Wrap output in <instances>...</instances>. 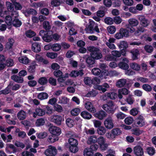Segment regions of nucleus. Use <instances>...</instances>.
Returning a JSON list of instances; mask_svg holds the SVG:
<instances>
[{
  "mask_svg": "<svg viewBox=\"0 0 156 156\" xmlns=\"http://www.w3.org/2000/svg\"><path fill=\"white\" fill-rule=\"evenodd\" d=\"M31 49L33 51L36 53H38L41 51V43L35 42L31 45Z\"/></svg>",
  "mask_w": 156,
  "mask_h": 156,
  "instance_id": "4468645a",
  "label": "nucleus"
},
{
  "mask_svg": "<svg viewBox=\"0 0 156 156\" xmlns=\"http://www.w3.org/2000/svg\"><path fill=\"white\" fill-rule=\"evenodd\" d=\"M13 60L10 58L7 59L6 60L5 63L6 66H7L8 67L12 66L13 65Z\"/></svg>",
  "mask_w": 156,
  "mask_h": 156,
  "instance_id": "774afa93",
  "label": "nucleus"
},
{
  "mask_svg": "<svg viewBox=\"0 0 156 156\" xmlns=\"http://www.w3.org/2000/svg\"><path fill=\"white\" fill-rule=\"evenodd\" d=\"M13 83L10 82L8 86L4 89L0 91V95L2 94L7 95L11 91V86H12Z\"/></svg>",
  "mask_w": 156,
  "mask_h": 156,
  "instance_id": "6ab92c4d",
  "label": "nucleus"
},
{
  "mask_svg": "<svg viewBox=\"0 0 156 156\" xmlns=\"http://www.w3.org/2000/svg\"><path fill=\"white\" fill-rule=\"evenodd\" d=\"M109 87V85L108 83H104L102 85H97L95 86V88L99 90L102 91L104 93L106 90V88H108Z\"/></svg>",
  "mask_w": 156,
  "mask_h": 156,
  "instance_id": "4be33fe9",
  "label": "nucleus"
},
{
  "mask_svg": "<svg viewBox=\"0 0 156 156\" xmlns=\"http://www.w3.org/2000/svg\"><path fill=\"white\" fill-rule=\"evenodd\" d=\"M107 30L110 34H113L116 31V28L114 26H111L108 27Z\"/></svg>",
  "mask_w": 156,
  "mask_h": 156,
  "instance_id": "e2e57ef3",
  "label": "nucleus"
},
{
  "mask_svg": "<svg viewBox=\"0 0 156 156\" xmlns=\"http://www.w3.org/2000/svg\"><path fill=\"white\" fill-rule=\"evenodd\" d=\"M146 51L149 53L152 52L153 51V48L151 45H146L144 47Z\"/></svg>",
  "mask_w": 156,
  "mask_h": 156,
  "instance_id": "052dcab7",
  "label": "nucleus"
},
{
  "mask_svg": "<svg viewBox=\"0 0 156 156\" xmlns=\"http://www.w3.org/2000/svg\"><path fill=\"white\" fill-rule=\"evenodd\" d=\"M138 23V22L137 20L135 19H130L129 20V24L126 25V28L129 29L130 33H133L135 31V27Z\"/></svg>",
  "mask_w": 156,
  "mask_h": 156,
  "instance_id": "7ed1b4c3",
  "label": "nucleus"
},
{
  "mask_svg": "<svg viewBox=\"0 0 156 156\" xmlns=\"http://www.w3.org/2000/svg\"><path fill=\"white\" fill-rule=\"evenodd\" d=\"M45 122V120L44 119L41 118L37 119L36 122V124L37 126H43Z\"/></svg>",
  "mask_w": 156,
  "mask_h": 156,
  "instance_id": "338daca9",
  "label": "nucleus"
},
{
  "mask_svg": "<svg viewBox=\"0 0 156 156\" xmlns=\"http://www.w3.org/2000/svg\"><path fill=\"white\" fill-rule=\"evenodd\" d=\"M91 72L94 75L98 76L100 75L99 77H102V79L104 78L107 74L106 71L104 70L103 71L97 68H94L92 69Z\"/></svg>",
  "mask_w": 156,
  "mask_h": 156,
  "instance_id": "0eeeda50",
  "label": "nucleus"
},
{
  "mask_svg": "<svg viewBox=\"0 0 156 156\" xmlns=\"http://www.w3.org/2000/svg\"><path fill=\"white\" fill-rule=\"evenodd\" d=\"M122 133V131L120 128H116L113 129L111 132L106 134L107 137L108 138L114 140L116 136L120 135Z\"/></svg>",
  "mask_w": 156,
  "mask_h": 156,
  "instance_id": "20e7f679",
  "label": "nucleus"
},
{
  "mask_svg": "<svg viewBox=\"0 0 156 156\" xmlns=\"http://www.w3.org/2000/svg\"><path fill=\"white\" fill-rule=\"evenodd\" d=\"M120 32H122L123 37H127L129 36V32L130 30L128 28H121L120 29Z\"/></svg>",
  "mask_w": 156,
  "mask_h": 156,
  "instance_id": "7c9ffc66",
  "label": "nucleus"
},
{
  "mask_svg": "<svg viewBox=\"0 0 156 156\" xmlns=\"http://www.w3.org/2000/svg\"><path fill=\"white\" fill-rule=\"evenodd\" d=\"M66 123L68 126L69 127H72L74 125L73 120L70 118H68L66 119Z\"/></svg>",
  "mask_w": 156,
  "mask_h": 156,
  "instance_id": "3c124183",
  "label": "nucleus"
},
{
  "mask_svg": "<svg viewBox=\"0 0 156 156\" xmlns=\"http://www.w3.org/2000/svg\"><path fill=\"white\" fill-rule=\"evenodd\" d=\"M143 131V130H140L139 128H135L133 129V134L136 136H139L141 134Z\"/></svg>",
  "mask_w": 156,
  "mask_h": 156,
  "instance_id": "de8ad7c7",
  "label": "nucleus"
},
{
  "mask_svg": "<svg viewBox=\"0 0 156 156\" xmlns=\"http://www.w3.org/2000/svg\"><path fill=\"white\" fill-rule=\"evenodd\" d=\"M19 61L20 62L25 64H27L29 62V59L26 56H22L21 58H19Z\"/></svg>",
  "mask_w": 156,
  "mask_h": 156,
  "instance_id": "79ce46f5",
  "label": "nucleus"
},
{
  "mask_svg": "<svg viewBox=\"0 0 156 156\" xmlns=\"http://www.w3.org/2000/svg\"><path fill=\"white\" fill-rule=\"evenodd\" d=\"M49 131L52 135L57 136H59L61 133V129L58 127L52 126L49 128Z\"/></svg>",
  "mask_w": 156,
  "mask_h": 156,
  "instance_id": "1a4fd4ad",
  "label": "nucleus"
},
{
  "mask_svg": "<svg viewBox=\"0 0 156 156\" xmlns=\"http://www.w3.org/2000/svg\"><path fill=\"white\" fill-rule=\"evenodd\" d=\"M43 27L46 30H49L51 28V27L48 21H45L43 22Z\"/></svg>",
  "mask_w": 156,
  "mask_h": 156,
  "instance_id": "8fccbe9b",
  "label": "nucleus"
},
{
  "mask_svg": "<svg viewBox=\"0 0 156 156\" xmlns=\"http://www.w3.org/2000/svg\"><path fill=\"white\" fill-rule=\"evenodd\" d=\"M119 49H127L128 47V44L127 42L125 41H121L120 44L118 45Z\"/></svg>",
  "mask_w": 156,
  "mask_h": 156,
  "instance_id": "58836bf2",
  "label": "nucleus"
},
{
  "mask_svg": "<svg viewBox=\"0 0 156 156\" xmlns=\"http://www.w3.org/2000/svg\"><path fill=\"white\" fill-rule=\"evenodd\" d=\"M84 74L83 69H80L79 71L77 70H72L70 74V76L73 77H76L80 76H82Z\"/></svg>",
  "mask_w": 156,
  "mask_h": 156,
  "instance_id": "a211bd4d",
  "label": "nucleus"
},
{
  "mask_svg": "<svg viewBox=\"0 0 156 156\" xmlns=\"http://www.w3.org/2000/svg\"><path fill=\"white\" fill-rule=\"evenodd\" d=\"M59 101L58 102L59 104H66L69 101L68 98L65 96L62 97L61 98H59Z\"/></svg>",
  "mask_w": 156,
  "mask_h": 156,
  "instance_id": "49530a36",
  "label": "nucleus"
},
{
  "mask_svg": "<svg viewBox=\"0 0 156 156\" xmlns=\"http://www.w3.org/2000/svg\"><path fill=\"white\" fill-rule=\"evenodd\" d=\"M52 50L55 51H59L61 48V45L55 43L52 44Z\"/></svg>",
  "mask_w": 156,
  "mask_h": 156,
  "instance_id": "c03bdc74",
  "label": "nucleus"
},
{
  "mask_svg": "<svg viewBox=\"0 0 156 156\" xmlns=\"http://www.w3.org/2000/svg\"><path fill=\"white\" fill-rule=\"evenodd\" d=\"M6 5L8 11L10 12H12L13 11L14 7L12 3L9 2H7L6 3Z\"/></svg>",
  "mask_w": 156,
  "mask_h": 156,
  "instance_id": "603ef678",
  "label": "nucleus"
},
{
  "mask_svg": "<svg viewBox=\"0 0 156 156\" xmlns=\"http://www.w3.org/2000/svg\"><path fill=\"white\" fill-rule=\"evenodd\" d=\"M36 59L38 62H42L43 63L45 64H47L49 63L48 60L44 59L42 56L39 55L36 57Z\"/></svg>",
  "mask_w": 156,
  "mask_h": 156,
  "instance_id": "09e8293b",
  "label": "nucleus"
},
{
  "mask_svg": "<svg viewBox=\"0 0 156 156\" xmlns=\"http://www.w3.org/2000/svg\"><path fill=\"white\" fill-rule=\"evenodd\" d=\"M133 121V119L132 117H128L126 118L124 122L127 125H129L132 124Z\"/></svg>",
  "mask_w": 156,
  "mask_h": 156,
  "instance_id": "0e129e2a",
  "label": "nucleus"
},
{
  "mask_svg": "<svg viewBox=\"0 0 156 156\" xmlns=\"http://www.w3.org/2000/svg\"><path fill=\"white\" fill-rule=\"evenodd\" d=\"M87 49L90 52V56L93 57L95 56V54L96 53L100 51V49L98 48L93 46H90L87 47Z\"/></svg>",
  "mask_w": 156,
  "mask_h": 156,
  "instance_id": "b1692460",
  "label": "nucleus"
},
{
  "mask_svg": "<svg viewBox=\"0 0 156 156\" xmlns=\"http://www.w3.org/2000/svg\"><path fill=\"white\" fill-rule=\"evenodd\" d=\"M25 34L27 37L31 38L35 36L36 34L34 31L30 30L26 32Z\"/></svg>",
  "mask_w": 156,
  "mask_h": 156,
  "instance_id": "a18cd8bd",
  "label": "nucleus"
},
{
  "mask_svg": "<svg viewBox=\"0 0 156 156\" xmlns=\"http://www.w3.org/2000/svg\"><path fill=\"white\" fill-rule=\"evenodd\" d=\"M126 80L125 79H121L119 80L116 83V86L118 87H124L126 84L128 86L130 84L129 83H127Z\"/></svg>",
  "mask_w": 156,
  "mask_h": 156,
  "instance_id": "aec40b11",
  "label": "nucleus"
},
{
  "mask_svg": "<svg viewBox=\"0 0 156 156\" xmlns=\"http://www.w3.org/2000/svg\"><path fill=\"white\" fill-rule=\"evenodd\" d=\"M104 124L108 129H111L114 127V124L112 117L110 116L108 117L104 121Z\"/></svg>",
  "mask_w": 156,
  "mask_h": 156,
  "instance_id": "9b49d317",
  "label": "nucleus"
},
{
  "mask_svg": "<svg viewBox=\"0 0 156 156\" xmlns=\"http://www.w3.org/2000/svg\"><path fill=\"white\" fill-rule=\"evenodd\" d=\"M105 23L108 25H111L114 23L113 19L110 17H107L105 18L104 19Z\"/></svg>",
  "mask_w": 156,
  "mask_h": 156,
  "instance_id": "4d7b16f0",
  "label": "nucleus"
},
{
  "mask_svg": "<svg viewBox=\"0 0 156 156\" xmlns=\"http://www.w3.org/2000/svg\"><path fill=\"white\" fill-rule=\"evenodd\" d=\"M80 112V109L78 108L73 109L71 111V113L72 115L76 116L78 115Z\"/></svg>",
  "mask_w": 156,
  "mask_h": 156,
  "instance_id": "5fc2aeb1",
  "label": "nucleus"
},
{
  "mask_svg": "<svg viewBox=\"0 0 156 156\" xmlns=\"http://www.w3.org/2000/svg\"><path fill=\"white\" fill-rule=\"evenodd\" d=\"M141 25L143 27H146L149 24L150 22L145 16L143 15L140 16L138 18Z\"/></svg>",
  "mask_w": 156,
  "mask_h": 156,
  "instance_id": "f8f14e48",
  "label": "nucleus"
},
{
  "mask_svg": "<svg viewBox=\"0 0 156 156\" xmlns=\"http://www.w3.org/2000/svg\"><path fill=\"white\" fill-rule=\"evenodd\" d=\"M58 140V136L51 135L48 136L47 139V140L48 142L52 143Z\"/></svg>",
  "mask_w": 156,
  "mask_h": 156,
  "instance_id": "4c0bfd02",
  "label": "nucleus"
},
{
  "mask_svg": "<svg viewBox=\"0 0 156 156\" xmlns=\"http://www.w3.org/2000/svg\"><path fill=\"white\" fill-rule=\"evenodd\" d=\"M11 79L18 83H22L23 82V79L21 76L13 75L11 77Z\"/></svg>",
  "mask_w": 156,
  "mask_h": 156,
  "instance_id": "cd10ccee",
  "label": "nucleus"
},
{
  "mask_svg": "<svg viewBox=\"0 0 156 156\" xmlns=\"http://www.w3.org/2000/svg\"><path fill=\"white\" fill-rule=\"evenodd\" d=\"M86 33L90 34L94 33L95 32L99 33L100 31L98 24L93 21H90L89 22V25H87L84 30Z\"/></svg>",
  "mask_w": 156,
  "mask_h": 156,
  "instance_id": "f257e3e1",
  "label": "nucleus"
},
{
  "mask_svg": "<svg viewBox=\"0 0 156 156\" xmlns=\"http://www.w3.org/2000/svg\"><path fill=\"white\" fill-rule=\"evenodd\" d=\"M5 21L7 25H12L13 21L12 17L10 15L6 16L5 17Z\"/></svg>",
  "mask_w": 156,
  "mask_h": 156,
  "instance_id": "37998d69",
  "label": "nucleus"
},
{
  "mask_svg": "<svg viewBox=\"0 0 156 156\" xmlns=\"http://www.w3.org/2000/svg\"><path fill=\"white\" fill-rule=\"evenodd\" d=\"M115 115L118 119H122L126 117V115L123 113L119 112L117 114H115Z\"/></svg>",
  "mask_w": 156,
  "mask_h": 156,
  "instance_id": "69168bd1",
  "label": "nucleus"
},
{
  "mask_svg": "<svg viewBox=\"0 0 156 156\" xmlns=\"http://www.w3.org/2000/svg\"><path fill=\"white\" fill-rule=\"evenodd\" d=\"M14 42V40L13 39H9L8 42L6 44V47L9 49L11 48Z\"/></svg>",
  "mask_w": 156,
  "mask_h": 156,
  "instance_id": "6e6d98bb",
  "label": "nucleus"
},
{
  "mask_svg": "<svg viewBox=\"0 0 156 156\" xmlns=\"http://www.w3.org/2000/svg\"><path fill=\"white\" fill-rule=\"evenodd\" d=\"M98 145L96 144H94L90 146V148L87 149L86 148L83 151L84 156H93L94 151L97 150L98 148Z\"/></svg>",
  "mask_w": 156,
  "mask_h": 156,
  "instance_id": "423d86ee",
  "label": "nucleus"
},
{
  "mask_svg": "<svg viewBox=\"0 0 156 156\" xmlns=\"http://www.w3.org/2000/svg\"><path fill=\"white\" fill-rule=\"evenodd\" d=\"M44 153L47 156H55L57 154V150L55 147L49 145Z\"/></svg>",
  "mask_w": 156,
  "mask_h": 156,
  "instance_id": "6e6552de",
  "label": "nucleus"
},
{
  "mask_svg": "<svg viewBox=\"0 0 156 156\" xmlns=\"http://www.w3.org/2000/svg\"><path fill=\"white\" fill-rule=\"evenodd\" d=\"M38 82L41 85H44L48 83V80L46 77H42L38 79Z\"/></svg>",
  "mask_w": 156,
  "mask_h": 156,
  "instance_id": "ea45409f",
  "label": "nucleus"
},
{
  "mask_svg": "<svg viewBox=\"0 0 156 156\" xmlns=\"http://www.w3.org/2000/svg\"><path fill=\"white\" fill-rule=\"evenodd\" d=\"M48 97V94L44 92L39 93L37 96L38 98L41 100L46 99Z\"/></svg>",
  "mask_w": 156,
  "mask_h": 156,
  "instance_id": "2f4dec72",
  "label": "nucleus"
},
{
  "mask_svg": "<svg viewBox=\"0 0 156 156\" xmlns=\"http://www.w3.org/2000/svg\"><path fill=\"white\" fill-rule=\"evenodd\" d=\"M42 39L45 42H49L52 40V35H49L48 32L45 36H43Z\"/></svg>",
  "mask_w": 156,
  "mask_h": 156,
  "instance_id": "a19ab883",
  "label": "nucleus"
},
{
  "mask_svg": "<svg viewBox=\"0 0 156 156\" xmlns=\"http://www.w3.org/2000/svg\"><path fill=\"white\" fill-rule=\"evenodd\" d=\"M36 66L37 65L35 63H33L27 68L28 72L31 73H34L35 72Z\"/></svg>",
  "mask_w": 156,
  "mask_h": 156,
  "instance_id": "e433bc0d",
  "label": "nucleus"
},
{
  "mask_svg": "<svg viewBox=\"0 0 156 156\" xmlns=\"http://www.w3.org/2000/svg\"><path fill=\"white\" fill-rule=\"evenodd\" d=\"M132 54V58L133 60H137L138 59V56L140 55V51L136 49H133L131 51Z\"/></svg>",
  "mask_w": 156,
  "mask_h": 156,
  "instance_id": "a878e982",
  "label": "nucleus"
},
{
  "mask_svg": "<svg viewBox=\"0 0 156 156\" xmlns=\"http://www.w3.org/2000/svg\"><path fill=\"white\" fill-rule=\"evenodd\" d=\"M114 105L113 101H110L108 102L106 104L104 105L102 108L108 113L113 114L115 111Z\"/></svg>",
  "mask_w": 156,
  "mask_h": 156,
  "instance_id": "39448f33",
  "label": "nucleus"
},
{
  "mask_svg": "<svg viewBox=\"0 0 156 156\" xmlns=\"http://www.w3.org/2000/svg\"><path fill=\"white\" fill-rule=\"evenodd\" d=\"M94 113V116L100 120L103 119L107 115L106 113L102 110Z\"/></svg>",
  "mask_w": 156,
  "mask_h": 156,
  "instance_id": "2eb2a0df",
  "label": "nucleus"
},
{
  "mask_svg": "<svg viewBox=\"0 0 156 156\" xmlns=\"http://www.w3.org/2000/svg\"><path fill=\"white\" fill-rule=\"evenodd\" d=\"M24 14L27 17L31 14L36 15L37 14V12L36 10L33 9H28L24 12Z\"/></svg>",
  "mask_w": 156,
  "mask_h": 156,
  "instance_id": "393cba45",
  "label": "nucleus"
},
{
  "mask_svg": "<svg viewBox=\"0 0 156 156\" xmlns=\"http://www.w3.org/2000/svg\"><path fill=\"white\" fill-rule=\"evenodd\" d=\"M80 115L83 119H90L92 117L91 115L86 111L82 112Z\"/></svg>",
  "mask_w": 156,
  "mask_h": 156,
  "instance_id": "c85d7f7f",
  "label": "nucleus"
},
{
  "mask_svg": "<svg viewBox=\"0 0 156 156\" xmlns=\"http://www.w3.org/2000/svg\"><path fill=\"white\" fill-rule=\"evenodd\" d=\"M118 66L120 68L124 70L128 69L129 68V65L123 61L119 62L118 64Z\"/></svg>",
  "mask_w": 156,
  "mask_h": 156,
  "instance_id": "f704fd0d",
  "label": "nucleus"
},
{
  "mask_svg": "<svg viewBox=\"0 0 156 156\" xmlns=\"http://www.w3.org/2000/svg\"><path fill=\"white\" fill-rule=\"evenodd\" d=\"M130 66L131 69L136 70L139 71L140 69V67L138 64L133 62L130 64Z\"/></svg>",
  "mask_w": 156,
  "mask_h": 156,
  "instance_id": "c9c22d12",
  "label": "nucleus"
},
{
  "mask_svg": "<svg viewBox=\"0 0 156 156\" xmlns=\"http://www.w3.org/2000/svg\"><path fill=\"white\" fill-rule=\"evenodd\" d=\"M22 24V23L21 21L15 17L12 23L13 26L16 27H20Z\"/></svg>",
  "mask_w": 156,
  "mask_h": 156,
  "instance_id": "c756f323",
  "label": "nucleus"
},
{
  "mask_svg": "<svg viewBox=\"0 0 156 156\" xmlns=\"http://www.w3.org/2000/svg\"><path fill=\"white\" fill-rule=\"evenodd\" d=\"M52 121L58 126L61 125L62 122L64 121V119L61 116L59 115H54L51 118Z\"/></svg>",
  "mask_w": 156,
  "mask_h": 156,
  "instance_id": "9d476101",
  "label": "nucleus"
},
{
  "mask_svg": "<svg viewBox=\"0 0 156 156\" xmlns=\"http://www.w3.org/2000/svg\"><path fill=\"white\" fill-rule=\"evenodd\" d=\"M46 56L52 59L56 58L57 56V54L53 52H48L46 55Z\"/></svg>",
  "mask_w": 156,
  "mask_h": 156,
  "instance_id": "680f3d73",
  "label": "nucleus"
},
{
  "mask_svg": "<svg viewBox=\"0 0 156 156\" xmlns=\"http://www.w3.org/2000/svg\"><path fill=\"white\" fill-rule=\"evenodd\" d=\"M85 106L87 110L91 112L94 113L96 111L95 108L93 107L91 103L89 101L85 103Z\"/></svg>",
  "mask_w": 156,
  "mask_h": 156,
  "instance_id": "412c9836",
  "label": "nucleus"
},
{
  "mask_svg": "<svg viewBox=\"0 0 156 156\" xmlns=\"http://www.w3.org/2000/svg\"><path fill=\"white\" fill-rule=\"evenodd\" d=\"M88 141L90 144H95L97 141V138L96 136H93L89 138Z\"/></svg>",
  "mask_w": 156,
  "mask_h": 156,
  "instance_id": "bf43d9fd",
  "label": "nucleus"
},
{
  "mask_svg": "<svg viewBox=\"0 0 156 156\" xmlns=\"http://www.w3.org/2000/svg\"><path fill=\"white\" fill-rule=\"evenodd\" d=\"M144 117L141 115H139L136 119V122L138 126L142 127L145 125L144 122Z\"/></svg>",
  "mask_w": 156,
  "mask_h": 156,
  "instance_id": "bb28decb",
  "label": "nucleus"
},
{
  "mask_svg": "<svg viewBox=\"0 0 156 156\" xmlns=\"http://www.w3.org/2000/svg\"><path fill=\"white\" fill-rule=\"evenodd\" d=\"M142 88L144 90L147 92L151 91L152 89L150 85L146 84H144L143 85Z\"/></svg>",
  "mask_w": 156,
  "mask_h": 156,
  "instance_id": "13d9d810",
  "label": "nucleus"
},
{
  "mask_svg": "<svg viewBox=\"0 0 156 156\" xmlns=\"http://www.w3.org/2000/svg\"><path fill=\"white\" fill-rule=\"evenodd\" d=\"M105 11L106 8L104 6H101L99 8V10L96 12L97 16L100 18L103 17L105 15Z\"/></svg>",
  "mask_w": 156,
  "mask_h": 156,
  "instance_id": "5701e85b",
  "label": "nucleus"
},
{
  "mask_svg": "<svg viewBox=\"0 0 156 156\" xmlns=\"http://www.w3.org/2000/svg\"><path fill=\"white\" fill-rule=\"evenodd\" d=\"M95 60L96 59L93 57L90 56L86 58V62L89 66H90L95 63Z\"/></svg>",
  "mask_w": 156,
  "mask_h": 156,
  "instance_id": "72a5a7b5",
  "label": "nucleus"
},
{
  "mask_svg": "<svg viewBox=\"0 0 156 156\" xmlns=\"http://www.w3.org/2000/svg\"><path fill=\"white\" fill-rule=\"evenodd\" d=\"M26 117V113L23 110H21L18 113L17 117L20 120H23Z\"/></svg>",
  "mask_w": 156,
  "mask_h": 156,
  "instance_id": "473e14b6",
  "label": "nucleus"
},
{
  "mask_svg": "<svg viewBox=\"0 0 156 156\" xmlns=\"http://www.w3.org/2000/svg\"><path fill=\"white\" fill-rule=\"evenodd\" d=\"M45 108L41 109L40 108H37L35 110V112H34L33 115L34 117H36L37 115L39 116H42L45 114L46 110Z\"/></svg>",
  "mask_w": 156,
  "mask_h": 156,
  "instance_id": "dca6fc26",
  "label": "nucleus"
},
{
  "mask_svg": "<svg viewBox=\"0 0 156 156\" xmlns=\"http://www.w3.org/2000/svg\"><path fill=\"white\" fill-rule=\"evenodd\" d=\"M133 151L136 156H142L144 154L143 148L139 145L136 146L134 147Z\"/></svg>",
  "mask_w": 156,
  "mask_h": 156,
  "instance_id": "ddd939ff",
  "label": "nucleus"
},
{
  "mask_svg": "<svg viewBox=\"0 0 156 156\" xmlns=\"http://www.w3.org/2000/svg\"><path fill=\"white\" fill-rule=\"evenodd\" d=\"M129 91V90L126 88H122L119 89L118 90V97L120 99H121L122 98V94L124 95H127Z\"/></svg>",
  "mask_w": 156,
  "mask_h": 156,
  "instance_id": "f3484780",
  "label": "nucleus"
},
{
  "mask_svg": "<svg viewBox=\"0 0 156 156\" xmlns=\"http://www.w3.org/2000/svg\"><path fill=\"white\" fill-rule=\"evenodd\" d=\"M97 132L99 134L103 135L105 133L106 130L104 127L101 126L98 128Z\"/></svg>",
  "mask_w": 156,
  "mask_h": 156,
  "instance_id": "864d4df0",
  "label": "nucleus"
},
{
  "mask_svg": "<svg viewBox=\"0 0 156 156\" xmlns=\"http://www.w3.org/2000/svg\"><path fill=\"white\" fill-rule=\"evenodd\" d=\"M68 142L69 151L73 153L77 152L79 150L77 140L74 138L70 137L68 139Z\"/></svg>",
  "mask_w": 156,
  "mask_h": 156,
  "instance_id": "f03ea898",
  "label": "nucleus"
}]
</instances>
